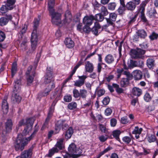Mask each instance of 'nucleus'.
Instances as JSON below:
<instances>
[{
	"label": "nucleus",
	"mask_w": 158,
	"mask_h": 158,
	"mask_svg": "<svg viewBox=\"0 0 158 158\" xmlns=\"http://www.w3.org/2000/svg\"><path fill=\"white\" fill-rule=\"evenodd\" d=\"M40 16H38L37 18H35L33 22V31L31 33V50L27 52V53H31L33 52L36 49L38 41V37L37 34V30L39 26L40 20Z\"/></svg>",
	"instance_id": "1"
},
{
	"label": "nucleus",
	"mask_w": 158,
	"mask_h": 158,
	"mask_svg": "<svg viewBox=\"0 0 158 158\" xmlns=\"http://www.w3.org/2000/svg\"><path fill=\"white\" fill-rule=\"evenodd\" d=\"M34 121V119L32 118H27L26 121H25L23 119H22L19 122L18 124L19 126L20 127L23 125L26 126L22 132L23 135H26L31 130Z\"/></svg>",
	"instance_id": "2"
},
{
	"label": "nucleus",
	"mask_w": 158,
	"mask_h": 158,
	"mask_svg": "<svg viewBox=\"0 0 158 158\" xmlns=\"http://www.w3.org/2000/svg\"><path fill=\"white\" fill-rule=\"evenodd\" d=\"M51 16V22L53 24L59 25L61 23V14L55 11L54 9L48 10Z\"/></svg>",
	"instance_id": "3"
},
{
	"label": "nucleus",
	"mask_w": 158,
	"mask_h": 158,
	"mask_svg": "<svg viewBox=\"0 0 158 158\" xmlns=\"http://www.w3.org/2000/svg\"><path fill=\"white\" fill-rule=\"evenodd\" d=\"M73 97L75 98H81L85 99L88 95L87 90L85 89H81L79 91L76 88L73 89Z\"/></svg>",
	"instance_id": "4"
},
{
	"label": "nucleus",
	"mask_w": 158,
	"mask_h": 158,
	"mask_svg": "<svg viewBox=\"0 0 158 158\" xmlns=\"http://www.w3.org/2000/svg\"><path fill=\"white\" fill-rule=\"evenodd\" d=\"M145 52V50L139 48H137L135 49H131L130 51L131 55L134 59H143V55Z\"/></svg>",
	"instance_id": "5"
},
{
	"label": "nucleus",
	"mask_w": 158,
	"mask_h": 158,
	"mask_svg": "<svg viewBox=\"0 0 158 158\" xmlns=\"http://www.w3.org/2000/svg\"><path fill=\"white\" fill-rule=\"evenodd\" d=\"M54 102L52 103V105L49 108L47 117L45 120L44 123L42 127L41 128V129H42L43 128L45 127H47L51 118L52 115L53 113L54 110V106L55 105V104H54Z\"/></svg>",
	"instance_id": "6"
},
{
	"label": "nucleus",
	"mask_w": 158,
	"mask_h": 158,
	"mask_svg": "<svg viewBox=\"0 0 158 158\" xmlns=\"http://www.w3.org/2000/svg\"><path fill=\"white\" fill-rule=\"evenodd\" d=\"M12 18L11 15L6 14L5 16L0 18V26L3 27L6 25L9 21L12 20Z\"/></svg>",
	"instance_id": "7"
},
{
	"label": "nucleus",
	"mask_w": 158,
	"mask_h": 158,
	"mask_svg": "<svg viewBox=\"0 0 158 158\" xmlns=\"http://www.w3.org/2000/svg\"><path fill=\"white\" fill-rule=\"evenodd\" d=\"M119 2L120 6L117 9V12L118 15L123 16L125 14V11L127 10L125 0H119Z\"/></svg>",
	"instance_id": "8"
},
{
	"label": "nucleus",
	"mask_w": 158,
	"mask_h": 158,
	"mask_svg": "<svg viewBox=\"0 0 158 158\" xmlns=\"http://www.w3.org/2000/svg\"><path fill=\"white\" fill-rule=\"evenodd\" d=\"M78 80L74 81V85L75 86L81 87L85 84V79L87 77L86 75H83L78 76Z\"/></svg>",
	"instance_id": "9"
},
{
	"label": "nucleus",
	"mask_w": 158,
	"mask_h": 158,
	"mask_svg": "<svg viewBox=\"0 0 158 158\" xmlns=\"http://www.w3.org/2000/svg\"><path fill=\"white\" fill-rule=\"evenodd\" d=\"M22 142V138L19 137L17 138L15 144V147L16 151L19 150L21 151H22L24 148V145Z\"/></svg>",
	"instance_id": "10"
},
{
	"label": "nucleus",
	"mask_w": 158,
	"mask_h": 158,
	"mask_svg": "<svg viewBox=\"0 0 158 158\" xmlns=\"http://www.w3.org/2000/svg\"><path fill=\"white\" fill-rule=\"evenodd\" d=\"M94 16L92 15L85 16L83 19V23L84 25L91 26L94 20Z\"/></svg>",
	"instance_id": "11"
},
{
	"label": "nucleus",
	"mask_w": 158,
	"mask_h": 158,
	"mask_svg": "<svg viewBox=\"0 0 158 158\" xmlns=\"http://www.w3.org/2000/svg\"><path fill=\"white\" fill-rule=\"evenodd\" d=\"M34 146L32 145L27 150L23 151L21 155L22 158H30L32 154V151Z\"/></svg>",
	"instance_id": "12"
},
{
	"label": "nucleus",
	"mask_w": 158,
	"mask_h": 158,
	"mask_svg": "<svg viewBox=\"0 0 158 158\" xmlns=\"http://www.w3.org/2000/svg\"><path fill=\"white\" fill-rule=\"evenodd\" d=\"M68 149L69 152L71 154H74L75 153H77V151H78L79 150L80 151L78 152L77 154L78 155L79 154H80L81 153V150L80 149H78V150H77L76 145L74 143H72L69 145Z\"/></svg>",
	"instance_id": "13"
},
{
	"label": "nucleus",
	"mask_w": 158,
	"mask_h": 158,
	"mask_svg": "<svg viewBox=\"0 0 158 158\" xmlns=\"http://www.w3.org/2000/svg\"><path fill=\"white\" fill-rule=\"evenodd\" d=\"M21 80L20 79H17L14 82V88L13 89V93L20 92L21 88Z\"/></svg>",
	"instance_id": "14"
},
{
	"label": "nucleus",
	"mask_w": 158,
	"mask_h": 158,
	"mask_svg": "<svg viewBox=\"0 0 158 158\" xmlns=\"http://www.w3.org/2000/svg\"><path fill=\"white\" fill-rule=\"evenodd\" d=\"M101 27L100 24L98 22H95L94 26L91 29V31L92 33L96 36H97L100 33V30Z\"/></svg>",
	"instance_id": "15"
},
{
	"label": "nucleus",
	"mask_w": 158,
	"mask_h": 158,
	"mask_svg": "<svg viewBox=\"0 0 158 158\" xmlns=\"http://www.w3.org/2000/svg\"><path fill=\"white\" fill-rule=\"evenodd\" d=\"M52 71L47 68L45 77L44 80V82L46 84H48L51 82L52 78Z\"/></svg>",
	"instance_id": "16"
},
{
	"label": "nucleus",
	"mask_w": 158,
	"mask_h": 158,
	"mask_svg": "<svg viewBox=\"0 0 158 158\" xmlns=\"http://www.w3.org/2000/svg\"><path fill=\"white\" fill-rule=\"evenodd\" d=\"M149 2V0H145L143 1L139 6V8L138 10L140 14H144L145 7L147 4Z\"/></svg>",
	"instance_id": "17"
},
{
	"label": "nucleus",
	"mask_w": 158,
	"mask_h": 158,
	"mask_svg": "<svg viewBox=\"0 0 158 158\" xmlns=\"http://www.w3.org/2000/svg\"><path fill=\"white\" fill-rule=\"evenodd\" d=\"M133 77L135 80H139L141 79L143 77L142 72L138 70H135L132 72Z\"/></svg>",
	"instance_id": "18"
},
{
	"label": "nucleus",
	"mask_w": 158,
	"mask_h": 158,
	"mask_svg": "<svg viewBox=\"0 0 158 158\" xmlns=\"http://www.w3.org/2000/svg\"><path fill=\"white\" fill-rule=\"evenodd\" d=\"M136 5L131 1H130L125 4L126 9L128 10L133 11L135 10Z\"/></svg>",
	"instance_id": "19"
},
{
	"label": "nucleus",
	"mask_w": 158,
	"mask_h": 158,
	"mask_svg": "<svg viewBox=\"0 0 158 158\" xmlns=\"http://www.w3.org/2000/svg\"><path fill=\"white\" fill-rule=\"evenodd\" d=\"M11 100L14 103H19L22 99V97L17 93H13L11 98Z\"/></svg>",
	"instance_id": "20"
},
{
	"label": "nucleus",
	"mask_w": 158,
	"mask_h": 158,
	"mask_svg": "<svg viewBox=\"0 0 158 158\" xmlns=\"http://www.w3.org/2000/svg\"><path fill=\"white\" fill-rule=\"evenodd\" d=\"M64 43L66 47L69 48H73L74 45V42L70 38H66L64 40Z\"/></svg>",
	"instance_id": "21"
},
{
	"label": "nucleus",
	"mask_w": 158,
	"mask_h": 158,
	"mask_svg": "<svg viewBox=\"0 0 158 158\" xmlns=\"http://www.w3.org/2000/svg\"><path fill=\"white\" fill-rule=\"evenodd\" d=\"M2 107L3 112L5 114H6L8 111L9 106L7 100L4 99L2 101Z\"/></svg>",
	"instance_id": "22"
},
{
	"label": "nucleus",
	"mask_w": 158,
	"mask_h": 158,
	"mask_svg": "<svg viewBox=\"0 0 158 158\" xmlns=\"http://www.w3.org/2000/svg\"><path fill=\"white\" fill-rule=\"evenodd\" d=\"M85 68L86 72L90 73L93 71L94 68L92 63L89 61H87L85 63Z\"/></svg>",
	"instance_id": "23"
},
{
	"label": "nucleus",
	"mask_w": 158,
	"mask_h": 158,
	"mask_svg": "<svg viewBox=\"0 0 158 158\" xmlns=\"http://www.w3.org/2000/svg\"><path fill=\"white\" fill-rule=\"evenodd\" d=\"M146 64L150 69H153L155 65V60L152 58H148L147 60Z\"/></svg>",
	"instance_id": "24"
},
{
	"label": "nucleus",
	"mask_w": 158,
	"mask_h": 158,
	"mask_svg": "<svg viewBox=\"0 0 158 158\" xmlns=\"http://www.w3.org/2000/svg\"><path fill=\"white\" fill-rule=\"evenodd\" d=\"M73 133V130L72 127H69L66 131L65 134V138L67 139L70 138Z\"/></svg>",
	"instance_id": "25"
},
{
	"label": "nucleus",
	"mask_w": 158,
	"mask_h": 158,
	"mask_svg": "<svg viewBox=\"0 0 158 158\" xmlns=\"http://www.w3.org/2000/svg\"><path fill=\"white\" fill-rule=\"evenodd\" d=\"M136 33L139 38L142 39H144L147 35L146 31L143 29L138 30Z\"/></svg>",
	"instance_id": "26"
},
{
	"label": "nucleus",
	"mask_w": 158,
	"mask_h": 158,
	"mask_svg": "<svg viewBox=\"0 0 158 158\" xmlns=\"http://www.w3.org/2000/svg\"><path fill=\"white\" fill-rule=\"evenodd\" d=\"M132 93L133 95L137 96L138 97L142 94V90L138 88L135 87L132 89Z\"/></svg>",
	"instance_id": "27"
},
{
	"label": "nucleus",
	"mask_w": 158,
	"mask_h": 158,
	"mask_svg": "<svg viewBox=\"0 0 158 158\" xmlns=\"http://www.w3.org/2000/svg\"><path fill=\"white\" fill-rule=\"evenodd\" d=\"M105 60L106 62L108 64H112L114 61V57L111 54H108L105 57Z\"/></svg>",
	"instance_id": "28"
},
{
	"label": "nucleus",
	"mask_w": 158,
	"mask_h": 158,
	"mask_svg": "<svg viewBox=\"0 0 158 158\" xmlns=\"http://www.w3.org/2000/svg\"><path fill=\"white\" fill-rule=\"evenodd\" d=\"M13 124L12 120L10 119H8L5 123V127L7 132H9L12 129Z\"/></svg>",
	"instance_id": "29"
},
{
	"label": "nucleus",
	"mask_w": 158,
	"mask_h": 158,
	"mask_svg": "<svg viewBox=\"0 0 158 158\" xmlns=\"http://www.w3.org/2000/svg\"><path fill=\"white\" fill-rule=\"evenodd\" d=\"M112 149V148L110 146H108L107 148H105L104 150L99 152V154L95 156V158H100L102 156L110 151Z\"/></svg>",
	"instance_id": "30"
},
{
	"label": "nucleus",
	"mask_w": 158,
	"mask_h": 158,
	"mask_svg": "<svg viewBox=\"0 0 158 158\" xmlns=\"http://www.w3.org/2000/svg\"><path fill=\"white\" fill-rule=\"evenodd\" d=\"M59 150L56 148L53 147L49 150L48 153L46 155V156L49 157H51L55 153L58 152Z\"/></svg>",
	"instance_id": "31"
},
{
	"label": "nucleus",
	"mask_w": 158,
	"mask_h": 158,
	"mask_svg": "<svg viewBox=\"0 0 158 158\" xmlns=\"http://www.w3.org/2000/svg\"><path fill=\"white\" fill-rule=\"evenodd\" d=\"M121 133V131L119 130H114L112 132V135L117 140L120 141L119 135Z\"/></svg>",
	"instance_id": "32"
},
{
	"label": "nucleus",
	"mask_w": 158,
	"mask_h": 158,
	"mask_svg": "<svg viewBox=\"0 0 158 158\" xmlns=\"http://www.w3.org/2000/svg\"><path fill=\"white\" fill-rule=\"evenodd\" d=\"M147 139L148 141L150 143L156 141L157 144H158L157 139L156 136L154 135L151 134L148 135L147 138Z\"/></svg>",
	"instance_id": "33"
},
{
	"label": "nucleus",
	"mask_w": 158,
	"mask_h": 158,
	"mask_svg": "<svg viewBox=\"0 0 158 158\" xmlns=\"http://www.w3.org/2000/svg\"><path fill=\"white\" fill-rule=\"evenodd\" d=\"M34 75H26V78L27 84L28 86H30L33 81Z\"/></svg>",
	"instance_id": "34"
},
{
	"label": "nucleus",
	"mask_w": 158,
	"mask_h": 158,
	"mask_svg": "<svg viewBox=\"0 0 158 158\" xmlns=\"http://www.w3.org/2000/svg\"><path fill=\"white\" fill-rule=\"evenodd\" d=\"M6 38V35L5 32L0 30V48H3L2 44L1 43L3 42Z\"/></svg>",
	"instance_id": "35"
},
{
	"label": "nucleus",
	"mask_w": 158,
	"mask_h": 158,
	"mask_svg": "<svg viewBox=\"0 0 158 158\" xmlns=\"http://www.w3.org/2000/svg\"><path fill=\"white\" fill-rule=\"evenodd\" d=\"M129 81L127 79L123 78L120 82V85L122 87H125L129 84Z\"/></svg>",
	"instance_id": "36"
},
{
	"label": "nucleus",
	"mask_w": 158,
	"mask_h": 158,
	"mask_svg": "<svg viewBox=\"0 0 158 158\" xmlns=\"http://www.w3.org/2000/svg\"><path fill=\"white\" fill-rule=\"evenodd\" d=\"M65 19L66 21L68 20H71L72 18V16L70 11L69 10H67L65 11L64 14Z\"/></svg>",
	"instance_id": "37"
},
{
	"label": "nucleus",
	"mask_w": 158,
	"mask_h": 158,
	"mask_svg": "<svg viewBox=\"0 0 158 158\" xmlns=\"http://www.w3.org/2000/svg\"><path fill=\"white\" fill-rule=\"evenodd\" d=\"M153 97V95H151L148 92H146L144 94L143 96V99L144 100L147 102H150Z\"/></svg>",
	"instance_id": "38"
},
{
	"label": "nucleus",
	"mask_w": 158,
	"mask_h": 158,
	"mask_svg": "<svg viewBox=\"0 0 158 158\" xmlns=\"http://www.w3.org/2000/svg\"><path fill=\"white\" fill-rule=\"evenodd\" d=\"M16 2V0H6V5L10 7L9 8L12 10L15 7L14 4Z\"/></svg>",
	"instance_id": "39"
},
{
	"label": "nucleus",
	"mask_w": 158,
	"mask_h": 158,
	"mask_svg": "<svg viewBox=\"0 0 158 158\" xmlns=\"http://www.w3.org/2000/svg\"><path fill=\"white\" fill-rule=\"evenodd\" d=\"M64 139H60L57 141L55 146L56 148H58L59 150H62L64 148L63 144Z\"/></svg>",
	"instance_id": "40"
},
{
	"label": "nucleus",
	"mask_w": 158,
	"mask_h": 158,
	"mask_svg": "<svg viewBox=\"0 0 158 158\" xmlns=\"http://www.w3.org/2000/svg\"><path fill=\"white\" fill-rule=\"evenodd\" d=\"M112 85L113 87L115 88V90L118 94H120L123 93V89L122 88H120L118 85L116 84L113 83L112 84Z\"/></svg>",
	"instance_id": "41"
},
{
	"label": "nucleus",
	"mask_w": 158,
	"mask_h": 158,
	"mask_svg": "<svg viewBox=\"0 0 158 158\" xmlns=\"http://www.w3.org/2000/svg\"><path fill=\"white\" fill-rule=\"evenodd\" d=\"M10 7L6 5H2L0 8V10L2 14L6 13L8 10H12L11 9L9 8Z\"/></svg>",
	"instance_id": "42"
},
{
	"label": "nucleus",
	"mask_w": 158,
	"mask_h": 158,
	"mask_svg": "<svg viewBox=\"0 0 158 158\" xmlns=\"http://www.w3.org/2000/svg\"><path fill=\"white\" fill-rule=\"evenodd\" d=\"M61 94L60 93L58 94V90L55 89L54 92L52 93L51 96V98L53 99L56 97V99L58 100L59 99V97L61 95Z\"/></svg>",
	"instance_id": "43"
},
{
	"label": "nucleus",
	"mask_w": 158,
	"mask_h": 158,
	"mask_svg": "<svg viewBox=\"0 0 158 158\" xmlns=\"http://www.w3.org/2000/svg\"><path fill=\"white\" fill-rule=\"evenodd\" d=\"M64 158H71L72 157L73 158H77L79 156L78 154H71L68 152L64 153V154H63Z\"/></svg>",
	"instance_id": "44"
},
{
	"label": "nucleus",
	"mask_w": 158,
	"mask_h": 158,
	"mask_svg": "<svg viewBox=\"0 0 158 158\" xmlns=\"http://www.w3.org/2000/svg\"><path fill=\"white\" fill-rule=\"evenodd\" d=\"M48 10L54 9L55 4V0H48Z\"/></svg>",
	"instance_id": "45"
},
{
	"label": "nucleus",
	"mask_w": 158,
	"mask_h": 158,
	"mask_svg": "<svg viewBox=\"0 0 158 158\" xmlns=\"http://www.w3.org/2000/svg\"><path fill=\"white\" fill-rule=\"evenodd\" d=\"M104 16L102 15L100 13L94 16V20L97 21L99 22L102 21L104 19Z\"/></svg>",
	"instance_id": "46"
},
{
	"label": "nucleus",
	"mask_w": 158,
	"mask_h": 158,
	"mask_svg": "<svg viewBox=\"0 0 158 158\" xmlns=\"http://www.w3.org/2000/svg\"><path fill=\"white\" fill-rule=\"evenodd\" d=\"M32 66L30 65L27 68V70L26 73V75H34L35 72L34 70H32Z\"/></svg>",
	"instance_id": "47"
},
{
	"label": "nucleus",
	"mask_w": 158,
	"mask_h": 158,
	"mask_svg": "<svg viewBox=\"0 0 158 158\" xmlns=\"http://www.w3.org/2000/svg\"><path fill=\"white\" fill-rule=\"evenodd\" d=\"M77 106L76 102H73L68 104L67 107L70 110H73L76 109Z\"/></svg>",
	"instance_id": "48"
},
{
	"label": "nucleus",
	"mask_w": 158,
	"mask_h": 158,
	"mask_svg": "<svg viewBox=\"0 0 158 158\" xmlns=\"http://www.w3.org/2000/svg\"><path fill=\"white\" fill-rule=\"evenodd\" d=\"M17 71V64L16 63H13L12 64L11 72V77H13Z\"/></svg>",
	"instance_id": "49"
},
{
	"label": "nucleus",
	"mask_w": 158,
	"mask_h": 158,
	"mask_svg": "<svg viewBox=\"0 0 158 158\" xmlns=\"http://www.w3.org/2000/svg\"><path fill=\"white\" fill-rule=\"evenodd\" d=\"M82 63L81 60L79 61L77 64L74 67L70 75L73 76V75L75 73L77 69L82 64Z\"/></svg>",
	"instance_id": "50"
},
{
	"label": "nucleus",
	"mask_w": 158,
	"mask_h": 158,
	"mask_svg": "<svg viewBox=\"0 0 158 158\" xmlns=\"http://www.w3.org/2000/svg\"><path fill=\"white\" fill-rule=\"evenodd\" d=\"M82 63L81 60L79 61L77 64L74 67L70 75L73 76V75L75 73L77 69L82 64Z\"/></svg>",
	"instance_id": "51"
},
{
	"label": "nucleus",
	"mask_w": 158,
	"mask_h": 158,
	"mask_svg": "<svg viewBox=\"0 0 158 158\" xmlns=\"http://www.w3.org/2000/svg\"><path fill=\"white\" fill-rule=\"evenodd\" d=\"M100 11V14L104 16L107 15L108 14L106 8L105 6H102Z\"/></svg>",
	"instance_id": "52"
},
{
	"label": "nucleus",
	"mask_w": 158,
	"mask_h": 158,
	"mask_svg": "<svg viewBox=\"0 0 158 158\" xmlns=\"http://www.w3.org/2000/svg\"><path fill=\"white\" fill-rule=\"evenodd\" d=\"M136 61L130 60V63L127 64V65L129 69H131L134 67H137Z\"/></svg>",
	"instance_id": "53"
},
{
	"label": "nucleus",
	"mask_w": 158,
	"mask_h": 158,
	"mask_svg": "<svg viewBox=\"0 0 158 158\" xmlns=\"http://www.w3.org/2000/svg\"><path fill=\"white\" fill-rule=\"evenodd\" d=\"M51 89L50 88V85H48V87L45 89L44 92L42 93H40L41 95L43 97H45L47 96L49 94V93L51 91Z\"/></svg>",
	"instance_id": "54"
},
{
	"label": "nucleus",
	"mask_w": 158,
	"mask_h": 158,
	"mask_svg": "<svg viewBox=\"0 0 158 158\" xmlns=\"http://www.w3.org/2000/svg\"><path fill=\"white\" fill-rule=\"evenodd\" d=\"M123 74L126 76L127 78H125V79H127L129 81L131 80L133 77L132 73L131 74L129 72L126 71H124Z\"/></svg>",
	"instance_id": "55"
},
{
	"label": "nucleus",
	"mask_w": 158,
	"mask_h": 158,
	"mask_svg": "<svg viewBox=\"0 0 158 158\" xmlns=\"http://www.w3.org/2000/svg\"><path fill=\"white\" fill-rule=\"evenodd\" d=\"M117 4L115 2H110L108 4L107 8L109 10H114L115 9Z\"/></svg>",
	"instance_id": "56"
},
{
	"label": "nucleus",
	"mask_w": 158,
	"mask_h": 158,
	"mask_svg": "<svg viewBox=\"0 0 158 158\" xmlns=\"http://www.w3.org/2000/svg\"><path fill=\"white\" fill-rule=\"evenodd\" d=\"M142 131V128H139L138 127L136 126L135 127L134 131H132V133L133 134H138L139 135L141 134Z\"/></svg>",
	"instance_id": "57"
},
{
	"label": "nucleus",
	"mask_w": 158,
	"mask_h": 158,
	"mask_svg": "<svg viewBox=\"0 0 158 158\" xmlns=\"http://www.w3.org/2000/svg\"><path fill=\"white\" fill-rule=\"evenodd\" d=\"M139 17L140 19L141 20L143 23H148V21L146 18L145 14H140Z\"/></svg>",
	"instance_id": "58"
},
{
	"label": "nucleus",
	"mask_w": 158,
	"mask_h": 158,
	"mask_svg": "<svg viewBox=\"0 0 158 158\" xmlns=\"http://www.w3.org/2000/svg\"><path fill=\"white\" fill-rule=\"evenodd\" d=\"M90 26L85 25V26L82 28L83 31L87 33H89L91 31V29L90 27Z\"/></svg>",
	"instance_id": "59"
},
{
	"label": "nucleus",
	"mask_w": 158,
	"mask_h": 158,
	"mask_svg": "<svg viewBox=\"0 0 158 158\" xmlns=\"http://www.w3.org/2000/svg\"><path fill=\"white\" fill-rule=\"evenodd\" d=\"M138 14L137 13L136 15H135L133 17L130 18V20L128 22V25L129 26L132 24L136 21V18L138 16Z\"/></svg>",
	"instance_id": "60"
},
{
	"label": "nucleus",
	"mask_w": 158,
	"mask_h": 158,
	"mask_svg": "<svg viewBox=\"0 0 158 158\" xmlns=\"http://www.w3.org/2000/svg\"><path fill=\"white\" fill-rule=\"evenodd\" d=\"M99 128L100 131L103 133H106L107 131V129L105 126L103 124H99Z\"/></svg>",
	"instance_id": "61"
},
{
	"label": "nucleus",
	"mask_w": 158,
	"mask_h": 158,
	"mask_svg": "<svg viewBox=\"0 0 158 158\" xmlns=\"http://www.w3.org/2000/svg\"><path fill=\"white\" fill-rule=\"evenodd\" d=\"M27 29V27L25 26H24V27H23L19 33V37H20L21 38H22L23 35L25 33Z\"/></svg>",
	"instance_id": "62"
},
{
	"label": "nucleus",
	"mask_w": 158,
	"mask_h": 158,
	"mask_svg": "<svg viewBox=\"0 0 158 158\" xmlns=\"http://www.w3.org/2000/svg\"><path fill=\"white\" fill-rule=\"evenodd\" d=\"M122 140L126 144H128L131 142V138L130 137L125 136L123 137Z\"/></svg>",
	"instance_id": "63"
},
{
	"label": "nucleus",
	"mask_w": 158,
	"mask_h": 158,
	"mask_svg": "<svg viewBox=\"0 0 158 158\" xmlns=\"http://www.w3.org/2000/svg\"><path fill=\"white\" fill-rule=\"evenodd\" d=\"M64 100L66 102H69L72 100V97L71 95H65L64 97Z\"/></svg>",
	"instance_id": "64"
}]
</instances>
